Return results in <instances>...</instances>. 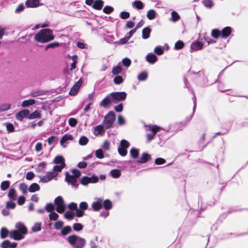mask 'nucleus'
<instances>
[{
	"instance_id": "obj_1",
	"label": "nucleus",
	"mask_w": 248,
	"mask_h": 248,
	"mask_svg": "<svg viewBox=\"0 0 248 248\" xmlns=\"http://www.w3.org/2000/svg\"><path fill=\"white\" fill-rule=\"evenodd\" d=\"M34 39L36 41L41 43H45L53 40L54 36L50 29H45L40 30L34 35Z\"/></svg>"
},
{
	"instance_id": "obj_2",
	"label": "nucleus",
	"mask_w": 248,
	"mask_h": 248,
	"mask_svg": "<svg viewBox=\"0 0 248 248\" xmlns=\"http://www.w3.org/2000/svg\"><path fill=\"white\" fill-rule=\"evenodd\" d=\"M16 230L10 231V238L15 240H20L24 238V236L27 234L26 227L21 223H17L16 225Z\"/></svg>"
},
{
	"instance_id": "obj_3",
	"label": "nucleus",
	"mask_w": 248,
	"mask_h": 248,
	"mask_svg": "<svg viewBox=\"0 0 248 248\" xmlns=\"http://www.w3.org/2000/svg\"><path fill=\"white\" fill-rule=\"evenodd\" d=\"M67 241L73 248H83L86 244L84 238L75 234L69 236Z\"/></svg>"
},
{
	"instance_id": "obj_4",
	"label": "nucleus",
	"mask_w": 248,
	"mask_h": 248,
	"mask_svg": "<svg viewBox=\"0 0 248 248\" xmlns=\"http://www.w3.org/2000/svg\"><path fill=\"white\" fill-rule=\"evenodd\" d=\"M115 115L113 111H109L105 117L103 124L105 129L111 127L115 121Z\"/></svg>"
},
{
	"instance_id": "obj_5",
	"label": "nucleus",
	"mask_w": 248,
	"mask_h": 248,
	"mask_svg": "<svg viewBox=\"0 0 248 248\" xmlns=\"http://www.w3.org/2000/svg\"><path fill=\"white\" fill-rule=\"evenodd\" d=\"M65 160L62 156H57L54 159V163L57 165L53 167V171L58 173L60 172L64 168L65 164Z\"/></svg>"
},
{
	"instance_id": "obj_6",
	"label": "nucleus",
	"mask_w": 248,
	"mask_h": 248,
	"mask_svg": "<svg viewBox=\"0 0 248 248\" xmlns=\"http://www.w3.org/2000/svg\"><path fill=\"white\" fill-rule=\"evenodd\" d=\"M54 204L57 206L56 211L59 213L64 212L66 209V205L61 196L57 197L54 200Z\"/></svg>"
},
{
	"instance_id": "obj_7",
	"label": "nucleus",
	"mask_w": 248,
	"mask_h": 248,
	"mask_svg": "<svg viewBox=\"0 0 248 248\" xmlns=\"http://www.w3.org/2000/svg\"><path fill=\"white\" fill-rule=\"evenodd\" d=\"M110 94L115 103L117 101L124 100L126 98L127 95L124 92L112 93Z\"/></svg>"
},
{
	"instance_id": "obj_8",
	"label": "nucleus",
	"mask_w": 248,
	"mask_h": 248,
	"mask_svg": "<svg viewBox=\"0 0 248 248\" xmlns=\"http://www.w3.org/2000/svg\"><path fill=\"white\" fill-rule=\"evenodd\" d=\"M65 179L66 181L71 185L73 188H77L78 187V184L77 183V178L75 177L66 173Z\"/></svg>"
},
{
	"instance_id": "obj_9",
	"label": "nucleus",
	"mask_w": 248,
	"mask_h": 248,
	"mask_svg": "<svg viewBox=\"0 0 248 248\" xmlns=\"http://www.w3.org/2000/svg\"><path fill=\"white\" fill-rule=\"evenodd\" d=\"M58 175V173L55 172H48L46 175L40 177V181L43 183H46L52 180Z\"/></svg>"
},
{
	"instance_id": "obj_10",
	"label": "nucleus",
	"mask_w": 248,
	"mask_h": 248,
	"mask_svg": "<svg viewBox=\"0 0 248 248\" xmlns=\"http://www.w3.org/2000/svg\"><path fill=\"white\" fill-rule=\"evenodd\" d=\"M203 46V44L199 41H196L193 42L190 46V51H195L201 50Z\"/></svg>"
},
{
	"instance_id": "obj_11",
	"label": "nucleus",
	"mask_w": 248,
	"mask_h": 248,
	"mask_svg": "<svg viewBox=\"0 0 248 248\" xmlns=\"http://www.w3.org/2000/svg\"><path fill=\"white\" fill-rule=\"evenodd\" d=\"M111 103H115V102L113 101L112 95L110 93L100 102V106L106 108Z\"/></svg>"
},
{
	"instance_id": "obj_12",
	"label": "nucleus",
	"mask_w": 248,
	"mask_h": 248,
	"mask_svg": "<svg viewBox=\"0 0 248 248\" xmlns=\"http://www.w3.org/2000/svg\"><path fill=\"white\" fill-rule=\"evenodd\" d=\"M30 111L28 109H23L18 112L16 115V118L19 121H22L24 118L29 117Z\"/></svg>"
},
{
	"instance_id": "obj_13",
	"label": "nucleus",
	"mask_w": 248,
	"mask_h": 248,
	"mask_svg": "<svg viewBox=\"0 0 248 248\" xmlns=\"http://www.w3.org/2000/svg\"><path fill=\"white\" fill-rule=\"evenodd\" d=\"M82 84V81L81 79L79 80L71 89L69 92V94L71 95H75L78 91L79 87Z\"/></svg>"
},
{
	"instance_id": "obj_14",
	"label": "nucleus",
	"mask_w": 248,
	"mask_h": 248,
	"mask_svg": "<svg viewBox=\"0 0 248 248\" xmlns=\"http://www.w3.org/2000/svg\"><path fill=\"white\" fill-rule=\"evenodd\" d=\"M73 140V137L71 135L65 134L61 140V145L64 148H65L67 145V141L71 140Z\"/></svg>"
},
{
	"instance_id": "obj_15",
	"label": "nucleus",
	"mask_w": 248,
	"mask_h": 248,
	"mask_svg": "<svg viewBox=\"0 0 248 248\" xmlns=\"http://www.w3.org/2000/svg\"><path fill=\"white\" fill-rule=\"evenodd\" d=\"M105 131L104 126L102 125H98L94 127L93 129V134L96 136L103 135Z\"/></svg>"
},
{
	"instance_id": "obj_16",
	"label": "nucleus",
	"mask_w": 248,
	"mask_h": 248,
	"mask_svg": "<svg viewBox=\"0 0 248 248\" xmlns=\"http://www.w3.org/2000/svg\"><path fill=\"white\" fill-rule=\"evenodd\" d=\"M103 200L98 199L96 201L92 203V207L94 211H98L102 207Z\"/></svg>"
},
{
	"instance_id": "obj_17",
	"label": "nucleus",
	"mask_w": 248,
	"mask_h": 248,
	"mask_svg": "<svg viewBox=\"0 0 248 248\" xmlns=\"http://www.w3.org/2000/svg\"><path fill=\"white\" fill-rule=\"evenodd\" d=\"M132 7L137 10H142L143 9L144 5L143 3L140 0L134 1L132 4Z\"/></svg>"
},
{
	"instance_id": "obj_18",
	"label": "nucleus",
	"mask_w": 248,
	"mask_h": 248,
	"mask_svg": "<svg viewBox=\"0 0 248 248\" xmlns=\"http://www.w3.org/2000/svg\"><path fill=\"white\" fill-rule=\"evenodd\" d=\"M151 29L147 27L143 29L142 31V37L144 39H147L150 37Z\"/></svg>"
},
{
	"instance_id": "obj_19",
	"label": "nucleus",
	"mask_w": 248,
	"mask_h": 248,
	"mask_svg": "<svg viewBox=\"0 0 248 248\" xmlns=\"http://www.w3.org/2000/svg\"><path fill=\"white\" fill-rule=\"evenodd\" d=\"M151 158V156L147 153H143L140 159L137 160V162L140 163H144Z\"/></svg>"
},
{
	"instance_id": "obj_20",
	"label": "nucleus",
	"mask_w": 248,
	"mask_h": 248,
	"mask_svg": "<svg viewBox=\"0 0 248 248\" xmlns=\"http://www.w3.org/2000/svg\"><path fill=\"white\" fill-rule=\"evenodd\" d=\"M231 32V28L229 27H226L224 28L221 32V36L223 38H226Z\"/></svg>"
},
{
	"instance_id": "obj_21",
	"label": "nucleus",
	"mask_w": 248,
	"mask_h": 248,
	"mask_svg": "<svg viewBox=\"0 0 248 248\" xmlns=\"http://www.w3.org/2000/svg\"><path fill=\"white\" fill-rule=\"evenodd\" d=\"M42 114L39 110H35L31 114H29L28 118L30 120L35 119L36 118H41Z\"/></svg>"
},
{
	"instance_id": "obj_22",
	"label": "nucleus",
	"mask_w": 248,
	"mask_h": 248,
	"mask_svg": "<svg viewBox=\"0 0 248 248\" xmlns=\"http://www.w3.org/2000/svg\"><path fill=\"white\" fill-rule=\"evenodd\" d=\"M39 3V0H28L26 1V5L28 7H37Z\"/></svg>"
},
{
	"instance_id": "obj_23",
	"label": "nucleus",
	"mask_w": 248,
	"mask_h": 248,
	"mask_svg": "<svg viewBox=\"0 0 248 248\" xmlns=\"http://www.w3.org/2000/svg\"><path fill=\"white\" fill-rule=\"evenodd\" d=\"M104 5V2L102 0H96L94 1L93 7L96 10H101Z\"/></svg>"
},
{
	"instance_id": "obj_24",
	"label": "nucleus",
	"mask_w": 248,
	"mask_h": 248,
	"mask_svg": "<svg viewBox=\"0 0 248 248\" xmlns=\"http://www.w3.org/2000/svg\"><path fill=\"white\" fill-rule=\"evenodd\" d=\"M157 13L155 10L151 9L147 11V17L149 20H153L156 16Z\"/></svg>"
},
{
	"instance_id": "obj_25",
	"label": "nucleus",
	"mask_w": 248,
	"mask_h": 248,
	"mask_svg": "<svg viewBox=\"0 0 248 248\" xmlns=\"http://www.w3.org/2000/svg\"><path fill=\"white\" fill-rule=\"evenodd\" d=\"M157 60V57L153 53H149L146 56V60L150 63H154Z\"/></svg>"
},
{
	"instance_id": "obj_26",
	"label": "nucleus",
	"mask_w": 248,
	"mask_h": 248,
	"mask_svg": "<svg viewBox=\"0 0 248 248\" xmlns=\"http://www.w3.org/2000/svg\"><path fill=\"white\" fill-rule=\"evenodd\" d=\"M149 130L152 132V134L155 136L156 134L159 132L161 128L156 125H150L148 126Z\"/></svg>"
},
{
	"instance_id": "obj_27",
	"label": "nucleus",
	"mask_w": 248,
	"mask_h": 248,
	"mask_svg": "<svg viewBox=\"0 0 248 248\" xmlns=\"http://www.w3.org/2000/svg\"><path fill=\"white\" fill-rule=\"evenodd\" d=\"M7 196L11 200H16L17 194L16 189L15 188H11L8 193Z\"/></svg>"
},
{
	"instance_id": "obj_28",
	"label": "nucleus",
	"mask_w": 248,
	"mask_h": 248,
	"mask_svg": "<svg viewBox=\"0 0 248 248\" xmlns=\"http://www.w3.org/2000/svg\"><path fill=\"white\" fill-rule=\"evenodd\" d=\"M72 232V228L70 226H66L61 229V234L64 236Z\"/></svg>"
},
{
	"instance_id": "obj_29",
	"label": "nucleus",
	"mask_w": 248,
	"mask_h": 248,
	"mask_svg": "<svg viewBox=\"0 0 248 248\" xmlns=\"http://www.w3.org/2000/svg\"><path fill=\"white\" fill-rule=\"evenodd\" d=\"M180 17L178 14L175 11H172L171 13V18L170 20L175 22L179 20Z\"/></svg>"
},
{
	"instance_id": "obj_30",
	"label": "nucleus",
	"mask_w": 248,
	"mask_h": 248,
	"mask_svg": "<svg viewBox=\"0 0 248 248\" xmlns=\"http://www.w3.org/2000/svg\"><path fill=\"white\" fill-rule=\"evenodd\" d=\"M40 190V186L37 183L32 184L29 188L30 192H35Z\"/></svg>"
},
{
	"instance_id": "obj_31",
	"label": "nucleus",
	"mask_w": 248,
	"mask_h": 248,
	"mask_svg": "<svg viewBox=\"0 0 248 248\" xmlns=\"http://www.w3.org/2000/svg\"><path fill=\"white\" fill-rule=\"evenodd\" d=\"M10 232L9 231L5 228H2L0 230V237L2 239L5 238L8 235L10 236Z\"/></svg>"
},
{
	"instance_id": "obj_32",
	"label": "nucleus",
	"mask_w": 248,
	"mask_h": 248,
	"mask_svg": "<svg viewBox=\"0 0 248 248\" xmlns=\"http://www.w3.org/2000/svg\"><path fill=\"white\" fill-rule=\"evenodd\" d=\"M35 103V100L33 99H30L29 100H26L22 102V106L23 107H27L30 105H32Z\"/></svg>"
},
{
	"instance_id": "obj_33",
	"label": "nucleus",
	"mask_w": 248,
	"mask_h": 248,
	"mask_svg": "<svg viewBox=\"0 0 248 248\" xmlns=\"http://www.w3.org/2000/svg\"><path fill=\"white\" fill-rule=\"evenodd\" d=\"M122 64L121 63H119L118 64L114 67L112 71L113 74L117 75L118 74L121 73L122 71V68L121 67Z\"/></svg>"
},
{
	"instance_id": "obj_34",
	"label": "nucleus",
	"mask_w": 248,
	"mask_h": 248,
	"mask_svg": "<svg viewBox=\"0 0 248 248\" xmlns=\"http://www.w3.org/2000/svg\"><path fill=\"white\" fill-rule=\"evenodd\" d=\"M10 183L9 181H3L0 185V188L2 190L5 191L7 190L10 186Z\"/></svg>"
},
{
	"instance_id": "obj_35",
	"label": "nucleus",
	"mask_w": 248,
	"mask_h": 248,
	"mask_svg": "<svg viewBox=\"0 0 248 248\" xmlns=\"http://www.w3.org/2000/svg\"><path fill=\"white\" fill-rule=\"evenodd\" d=\"M130 154L133 158H137L139 156V152L135 148H132L130 151Z\"/></svg>"
},
{
	"instance_id": "obj_36",
	"label": "nucleus",
	"mask_w": 248,
	"mask_h": 248,
	"mask_svg": "<svg viewBox=\"0 0 248 248\" xmlns=\"http://www.w3.org/2000/svg\"><path fill=\"white\" fill-rule=\"evenodd\" d=\"M89 141V139L86 136H82L80 137L79 140V144L80 145H86Z\"/></svg>"
},
{
	"instance_id": "obj_37",
	"label": "nucleus",
	"mask_w": 248,
	"mask_h": 248,
	"mask_svg": "<svg viewBox=\"0 0 248 248\" xmlns=\"http://www.w3.org/2000/svg\"><path fill=\"white\" fill-rule=\"evenodd\" d=\"M203 5L208 8H212L214 5V3L212 0H204L202 1Z\"/></svg>"
},
{
	"instance_id": "obj_38",
	"label": "nucleus",
	"mask_w": 248,
	"mask_h": 248,
	"mask_svg": "<svg viewBox=\"0 0 248 248\" xmlns=\"http://www.w3.org/2000/svg\"><path fill=\"white\" fill-rule=\"evenodd\" d=\"M102 205L106 209L109 210L112 207V203L109 200H106L103 202Z\"/></svg>"
},
{
	"instance_id": "obj_39",
	"label": "nucleus",
	"mask_w": 248,
	"mask_h": 248,
	"mask_svg": "<svg viewBox=\"0 0 248 248\" xmlns=\"http://www.w3.org/2000/svg\"><path fill=\"white\" fill-rule=\"evenodd\" d=\"M110 174L112 177L117 178L120 176L121 173L120 170L115 169L111 170Z\"/></svg>"
},
{
	"instance_id": "obj_40",
	"label": "nucleus",
	"mask_w": 248,
	"mask_h": 248,
	"mask_svg": "<svg viewBox=\"0 0 248 248\" xmlns=\"http://www.w3.org/2000/svg\"><path fill=\"white\" fill-rule=\"evenodd\" d=\"M11 108V105L9 103H4L0 105V111L9 110Z\"/></svg>"
},
{
	"instance_id": "obj_41",
	"label": "nucleus",
	"mask_w": 248,
	"mask_h": 248,
	"mask_svg": "<svg viewBox=\"0 0 248 248\" xmlns=\"http://www.w3.org/2000/svg\"><path fill=\"white\" fill-rule=\"evenodd\" d=\"M83 225L78 223H74L73 225V229L75 231L79 232L83 229Z\"/></svg>"
},
{
	"instance_id": "obj_42",
	"label": "nucleus",
	"mask_w": 248,
	"mask_h": 248,
	"mask_svg": "<svg viewBox=\"0 0 248 248\" xmlns=\"http://www.w3.org/2000/svg\"><path fill=\"white\" fill-rule=\"evenodd\" d=\"M64 223L62 221L58 220L56 222L54 225V228L56 230H61L62 228Z\"/></svg>"
},
{
	"instance_id": "obj_43",
	"label": "nucleus",
	"mask_w": 248,
	"mask_h": 248,
	"mask_svg": "<svg viewBox=\"0 0 248 248\" xmlns=\"http://www.w3.org/2000/svg\"><path fill=\"white\" fill-rule=\"evenodd\" d=\"M95 155L96 157L99 159H102L104 157V155L102 149L97 150L95 152Z\"/></svg>"
},
{
	"instance_id": "obj_44",
	"label": "nucleus",
	"mask_w": 248,
	"mask_h": 248,
	"mask_svg": "<svg viewBox=\"0 0 248 248\" xmlns=\"http://www.w3.org/2000/svg\"><path fill=\"white\" fill-rule=\"evenodd\" d=\"M19 188L24 194H25L27 193L28 186L26 184L24 183H21L19 185Z\"/></svg>"
},
{
	"instance_id": "obj_45",
	"label": "nucleus",
	"mask_w": 248,
	"mask_h": 248,
	"mask_svg": "<svg viewBox=\"0 0 248 248\" xmlns=\"http://www.w3.org/2000/svg\"><path fill=\"white\" fill-rule=\"evenodd\" d=\"M147 73L145 72H143L138 76V79L140 81H143L147 79Z\"/></svg>"
},
{
	"instance_id": "obj_46",
	"label": "nucleus",
	"mask_w": 248,
	"mask_h": 248,
	"mask_svg": "<svg viewBox=\"0 0 248 248\" xmlns=\"http://www.w3.org/2000/svg\"><path fill=\"white\" fill-rule=\"evenodd\" d=\"M75 214L74 212L68 211H67L64 215V217L68 219H72L74 217Z\"/></svg>"
},
{
	"instance_id": "obj_47",
	"label": "nucleus",
	"mask_w": 248,
	"mask_h": 248,
	"mask_svg": "<svg viewBox=\"0 0 248 248\" xmlns=\"http://www.w3.org/2000/svg\"><path fill=\"white\" fill-rule=\"evenodd\" d=\"M211 35L214 38H217L220 35L221 36L220 31L217 29H214L212 30Z\"/></svg>"
},
{
	"instance_id": "obj_48",
	"label": "nucleus",
	"mask_w": 248,
	"mask_h": 248,
	"mask_svg": "<svg viewBox=\"0 0 248 248\" xmlns=\"http://www.w3.org/2000/svg\"><path fill=\"white\" fill-rule=\"evenodd\" d=\"M184 44L182 41L180 40L178 41L175 44L174 49L176 50L182 49L184 47Z\"/></svg>"
},
{
	"instance_id": "obj_49",
	"label": "nucleus",
	"mask_w": 248,
	"mask_h": 248,
	"mask_svg": "<svg viewBox=\"0 0 248 248\" xmlns=\"http://www.w3.org/2000/svg\"><path fill=\"white\" fill-rule=\"evenodd\" d=\"M154 52L158 55H162L164 52L163 47L160 46H157L155 48Z\"/></svg>"
},
{
	"instance_id": "obj_50",
	"label": "nucleus",
	"mask_w": 248,
	"mask_h": 248,
	"mask_svg": "<svg viewBox=\"0 0 248 248\" xmlns=\"http://www.w3.org/2000/svg\"><path fill=\"white\" fill-rule=\"evenodd\" d=\"M131 62V60L129 58H125L123 59L121 64L126 67H128L130 65Z\"/></svg>"
},
{
	"instance_id": "obj_51",
	"label": "nucleus",
	"mask_w": 248,
	"mask_h": 248,
	"mask_svg": "<svg viewBox=\"0 0 248 248\" xmlns=\"http://www.w3.org/2000/svg\"><path fill=\"white\" fill-rule=\"evenodd\" d=\"M126 149H127L126 148H122L120 146H119L118 149V153L121 155L124 156L127 155V153Z\"/></svg>"
},
{
	"instance_id": "obj_52",
	"label": "nucleus",
	"mask_w": 248,
	"mask_h": 248,
	"mask_svg": "<svg viewBox=\"0 0 248 248\" xmlns=\"http://www.w3.org/2000/svg\"><path fill=\"white\" fill-rule=\"evenodd\" d=\"M102 149L105 151H108L110 148V143L108 140H105L101 145Z\"/></svg>"
},
{
	"instance_id": "obj_53",
	"label": "nucleus",
	"mask_w": 248,
	"mask_h": 248,
	"mask_svg": "<svg viewBox=\"0 0 248 248\" xmlns=\"http://www.w3.org/2000/svg\"><path fill=\"white\" fill-rule=\"evenodd\" d=\"M46 166V163L44 162H42L40 163L37 166V167L36 168V170L39 172H41L44 171L45 167Z\"/></svg>"
},
{
	"instance_id": "obj_54",
	"label": "nucleus",
	"mask_w": 248,
	"mask_h": 248,
	"mask_svg": "<svg viewBox=\"0 0 248 248\" xmlns=\"http://www.w3.org/2000/svg\"><path fill=\"white\" fill-rule=\"evenodd\" d=\"M59 217V215L54 212H51L49 215V218L51 220H56Z\"/></svg>"
},
{
	"instance_id": "obj_55",
	"label": "nucleus",
	"mask_w": 248,
	"mask_h": 248,
	"mask_svg": "<svg viewBox=\"0 0 248 248\" xmlns=\"http://www.w3.org/2000/svg\"><path fill=\"white\" fill-rule=\"evenodd\" d=\"M119 146L122 148L127 149L129 146V143L127 140H123L121 141Z\"/></svg>"
},
{
	"instance_id": "obj_56",
	"label": "nucleus",
	"mask_w": 248,
	"mask_h": 248,
	"mask_svg": "<svg viewBox=\"0 0 248 248\" xmlns=\"http://www.w3.org/2000/svg\"><path fill=\"white\" fill-rule=\"evenodd\" d=\"M113 81L115 84H120L123 82L124 79L122 77L120 76H117L114 78Z\"/></svg>"
},
{
	"instance_id": "obj_57",
	"label": "nucleus",
	"mask_w": 248,
	"mask_h": 248,
	"mask_svg": "<svg viewBox=\"0 0 248 248\" xmlns=\"http://www.w3.org/2000/svg\"><path fill=\"white\" fill-rule=\"evenodd\" d=\"M113 8L110 6H106L103 9V12L107 14L112 13L113 11Z\"/></svg>"
},
{
	"instance_id": "obj_58",
	"label": "nucleus",
	"mask_w": 248,
	"mask_h": 248,
	"mask_svg": "<svg viewBox=\"0 0 248 248\" xmlns=\"http://www.w3.org/2000/svg\"><path fill=\"white\" fill-rule=\"evenodd\" d=\"M4 124L5 125L7 130L9 132H13L14 131L15 128H14L13 124H10V123H6V124Z\"/></svg>"
},
{
	"instance_id": "obj_59",
	"label": "nucleus",
	"mask_w": 248,
	"mask_h": 248,
	"mask_svg": "<svg viewBox=\"0 0 248 248\" xmlns=\"http://www.w3.org/2000/svg\"><path fill=\"white\" fill-rule=\"evenodd\" d=\"M46 209L48 212L51 213L55 209L54 205L51 203H47L46 206Z\"/></svg>"
},
{
	"instance_id": "obj_60",
	"label": "nucleus",
	"mask_w": 248,
	"mask_h": 248,
	"mask_svg": "<svg viewBox=\"0 0 248 248\" xmlns=\"http://www.w3.org/2000/svg\"><path fill=\"white\" fill-rule=\"evenodd\" d=\"M77 120L74 118H71L68 120V124L69 125L72 127L75 126L77 125Z\"/></svg>"
},
{
	"instance_id": "obj_61",
	"label": "nucleus",
	"mask_w": 248,
	"mask_h": 248,
	"mask_svg": "<svg viewBox=\"0 0 248 248\" xmlns=\"http://www.w3.org/2000/svg\"><path fill=\"white\" fill-rule=\"evenodd\" d=\"M16 206V203L11 201L7 202L6 204V207L8 209H14Z\"/></svg>"
},
{
	"instance_id": "obj_62",
	"label": "nucleus",
	"mask_w": 248,
	"mask_h": 248,
	"mask_svg": "<svg viewBox=\"0 0 248 248\" xmlns=\"http://www.w3.org/2000/svg\"><path fill=\"white\" fill-rule=\"evenodd\" d=\"M11 245V242L9 240H6L2 242L1 244L2 248H8Z\"/></svg>"
},
{
	"instance_id": "obj_63",
	"label": "nucleus",
	"mask_w": 248,
	"mask_h": 248,
	"mask_svg": "<svg viewBox=\"0 0 248 248\" xmlns=\"http://www.w3.org/2000/svg\"><path fill=\"white\" fill-rule=\"evenodd\" d=\"M41 229V224L40 223H35L32 228V230L34 232H38Z\"/></svg>"
},
{
	"instance_id": "obj_64",
	"label": "nucleus",
	"mask_w": 248,
	"mask_h": 248,
	"mask_svg": "<svg viewBox=\"0 0 248 248\" xmlns=\"http://www.w3.org/2000/svg\"><path fill=\"white\" fill-rule=\"evenodd\" d=\"M84 215V210L80 209H77L76 211V216L78 217H81Z\"/></svg>"
}]
</instances>
